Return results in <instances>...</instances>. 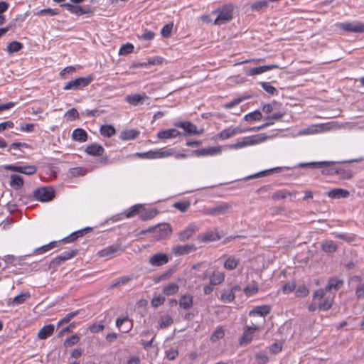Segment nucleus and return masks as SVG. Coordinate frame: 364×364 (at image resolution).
<instances>
[{
	"mask_svg": "<svg viewBox=\"0 0 364 364\" xmlns=\"http://www.w3.org/2000/svg\"><path fill=\"white\" fill-rule=\"evenodd\" d=\"M169 259L167 255L164 253H158L152 255L149 258V263L152 266L160 267L168 263Z\"/></svg>",
	"mask_w": 364,
	"mask_h": 364,
	"instance_id": "11",
	"label": "nucleus"
},
{
	"mask_svg": "<svg viewBox=\"0 0 364 364\" xmlns=\"http://www.w3.org/2000/svg\"><path fill=\"white\" fill-rule=\"evenodd\" d=\"M100 133L104 136L110 137L115 134L116 130L112 125H103L100 128Z\"/></svg>",
	"mask_w": 364,
	"mask_h": 364,
	"instance_id": "38",
	"label": "nucleus"
},
{
	"mask_svg": "<svg viewBox=\"0 0 364 364\" xmlns=\"http://www.w3.org/2000/svg\"><path fill=\"white\" fill-rule=\"evenodd\" d=\"M105 151L104 148L102 146L93 144L91 145H89L86 147L85 152L91 156H100L103 154Z\"/></svg>",
	"mask_w": 364,
	"mask_h": 364,
	"instance_id": "20",
	"label": "nucleus"
},
{
	"mask_svg": "<svg viewBox=\"0 0 364 364\" xmlns=\"http://www.w3.org/2000/svg\"><path fill=\"white\" fill-rule=\"evenodd\" d=\"M92 80V77H78L74 80L68 82L64 87V90H77L87 86Z\"/></svg>",
	"mask_w": 364,
	"mask_h": 364,
	"instance_id": "4",
	"label": "nucleus"
},
{
	"mask_svg": "<svg viewBox=\"0 0 364 364\" xmlns=\"http://www.w3.org/2000/svg\"><path fill=\"white\" fill-rule=\"evenodd\" d=\"M268 6V1L266 0L255 2L252 4V11H262Z\"/></svg>",
	"mask_w": 364,
	"mask_h": 364,
	"instance_id": "44",
	"label": "nucleus"
},
{
	"mask_svg": "<svg viewBox=\"0 0 364 364\" xmlns=\"http://www.w3.org/2000/svg\"><path fill=\"white\" fill-rule=\"evenodd\" d=\"M296 194V191L291 192L286 189H282L274 192L272 198L274 200L285 199L288 197L295 196Z\"/></svg>",
	"mask_w": 364,
	"mask_h": 364,
	"instance_id": "23",
	"label": "nucleus"
},
{
	"mask_svg": "<svg viewBox=\"0 0 364 364\" xmlns=\"http://www.w3.org/2000/svg\"><path fill=\"white\" fill-rule=\"evenodd\" d=\"M173 318L169 316H161L159 319V324L161 328H166L173 323Z\"/></svg>",
	"mask_w": 364,
	"mask_h": 364,
	"instance_id": "45",
	"label": "nucleus"
},
{
	"mask_svg": "<svg viewBox=\"0 0 364 364\" xmlns=\"http://www.w3.org/2000/svg\"><path fill=\"white\" fill-rule=\"evenodd\" d=\"M76 254V251L72 250L71 252H65L63 255L58 256L55 258L53 262L60 264L63 261H65L74 257Z\"/></svg>",
	"mask_w": 364,
	"mask_h": 364,
	"instance_id": "43",
	"label": "nucleus"
},
{
	"mask_svg": "<svg viewBox=\"0 0 364 364\" xmlns=\"http://www.w3.org/2000/svg\"><path fill=\"white\" fill-rule=\"evenodd\" d=\"M179 287L176 283H170L165 286L163 289V292L166 296H171L178 291Z\"/></svg>",
	"mask_w": 364,
	"mask_h": 364,
	"instance_id": "34",
	"label": "nucleus"
},
{
	"mask_svg": "<svg viewBox=\"0 0 364 364\" xmlns=\"http://www.w3.org/2000/svg\"><path fill=\"white\" fill-rule=\"evenodd\" d=\"M196 250V247L193 244L178 245L173 248L172 252L177 256L188 255Z\"/></svg>",
	"mask_w": 364,
	"mask_h": 364,
	"instance_id": "10",
	"label": "nucleus"
},
{
	"mask_svg": "<svg viewBox=\"0 0 364 364\" xmlns=\"http://www.w3.org/2000/svg\"><path fill=\"white\" fill-rule=\"evenodd\" d=\"M221 151L220 147H209L205 149H200L193 151V154L196 156H213L220 154Z\"/></svg>",
	"mask_w": 364,
	"mask_h": 364,
	"instance_id": "13",
	"label": "nucleus"
},
{
	"mask_svg": "<svg viewBox=\"0 0 364 364\" xmlns=\"http://www.w3.org/2000/svg\"><path fill=\"white\" fill-rule=\"evenodd\" d=\"M149 97L146 94H134L129 95L125 97V101L132 105L137 106L142 105L145 100L148 99Z\"/></svg>",
	"mask_w": 364,
	"mask_h": 364,
	"instance_id": "12",
	"label": "nucleus"
},
{
	"mask_svg": "<svg viewBox=\"0 0 364 364\" xmlns=\"http://www.w3.org/2000/svg\"><path fill=\"white\" fill-rule=\"evenodd\" d=\"M262 87L265 90L267 93L272 95H277V89L272 86L269 82H260Z\"/></svg>",
	"mask_w": 364,
	"mask_h": 364,
	"instance_id": "48",
	"label": "nucleus"
},
{
	"mask_svg": "<svg viewBox=\"0 0 364 364\" xmlns=\"http://www.w3.org/2000/svg\"><path fill=\"white\" fill-rule=\"evenodd\" d=\"M72 137L75 141L85 142L87 139V134L84 129L77 128L73 131Z\"/></svg>",
	"mask_w": 364,
	"mask_h": 364,
	"instance_id": "26",
	"label": "nucleus"
},
{
	"mask_svg": "<svg viewBox=\"0 0 364 364\" xmlns=\"http://www.w3.org/2000/svg\"><path fill=\"white\" fill-rule=\"evenodd\" d=\"M234 298L235 296L232 291L224 292L221 294V299L224 301L230 302L233 301Z\"/></svg>",
	"mask_w": 364,
	"mask_h": 364,
	"instance_id": "62",
	"label": "nucleus"
},
{
	"mask_svg": "<svg viewBox=\"0 0 364 364\" xmlns=\"http://www.w3.org/2000/svg\"><path fill=\"white\" fill-rule=\"evenodd\" d=\"M152 232L157 240H164L170 235L171 228L168 224L164 223L152 227Z\"/></svg>",
	"mask_w": 364,
	"mask_h": 364,
	"instance_id": "7",
	"label": "nucleus"
},
{
	"mask_svg": "<svg viewBox=\"0 0 364 364\" xmlns=\"http://www.w3.org/2000/svg\"><path fill=\"white\" fill-rule=\"evenodd\" d=\"M328 291H326V288L324 289H318L316 290L314 293V295H313V298L314 299H322L324 297L326 293Z\"/></svg>",
	"mask_w": 364,
	"mask_h": 364,
	"instance_id": "64",
	"label": "nucleus"
},
{
	"mask_svg": "<svg viewBox=\"0 0 364 364\" xmlns=\"http://www.w3.org/2000/svg\"><path fill=\"white\" fill-rule=\"evenodd\" d=\"M321 248L326 253H332L336 251L338 247L332 240H327L322 243Z\"/></svg>",
	"mask_w": 364,
	"mask_h": 364,
	"instance_id": "35",
	"label": "nucleus"
},
{
	"mask_svg": "<svg viewBox=\"0 0 364 364\" xmlns=\"http://www.w3.org/2000/svg\"><path fill=\"white\" fill-rule=\"evenodd\" d=\"M294 283H287L282 287V291L284 294H289L295 289Z\"/></svg>",
	"mask_w": 364,
	"mask_h": 364,
	"instance_id": "63",
	"label": "nucleus"
},
{
	"mask_svg": "<svg viewBox=\"0 0 364 364\" xmlns=\"http://www.w3.org/2000/svg\"><path fill=\"white\" fill-rule=\"evenodd\" d=\"M142 207L143 206L141 205H134L132 208H130V210H129L127 212L126 217L132 218V217L135 216L136 215H137L139 213V211L142 208Z\"/></svg>",
	"mask_w": 364,
	"mask_h": 364,
	"instance_id": "53",
	"label": "nucleus"
},
{
	"mask_svg": "<svg viewBox=\"0 0 364 364\" xmlns=\"http://www.w3.org/2000/svg\"><path fill=\"white\" fill-rule=\"evenodd\" d=\"M90 230V228H87L83 230L77 231V232L71 234L70 236L67 237L64 240L68 242H74L78 237L83 235L84 231H87V230Z\"/></svg>",
	"mask_w": 364,
	"mask_h": 364,
	"instance_id": "54",
	"label": "nucleus"
},
{
	"mask_svg": "<svg viewBox=\"0 0 364 364\" xmlns=\"http://www.w3.org/2000/svg\"><path fill=\"white\" fill-rule=\"evenodd\" d=\"M279 104L277 102H273L271 104H267L263 106V112L269 114L272 112H274L278 109Z\"/></svg>",
	"mask_w": 364,
	"mask_h": 364,
	"instance_id": "52",
	"label": "nucleus"
},
{
	"mask_svg": "<svg viewBox=\"0 0 364 364\" xmlns=\"http://www.w3.org/2000/svg\"><path fill=\"white\" fill-rule=\"evenodd\" d=\"M23 48L21 43L14 41L7 46V51L9 53H14L19 51Z\"/></svg>",
	"mask_w": 364,
	"mask_h": 364,
	"instance_id": "42",
	"label": "nucleus"
},
{
	"mask_svg": "<svg viewBox=\"0 0 364 364\" xmlns=\"http://www.w3.org/2000/svg\"><path fill=\"white\" fill-rule=\"evenodd\" d=\"M282 170V167H276V168H269L267 170L262 171L260 172L252 174V178L265 177V176H269L271 173H279Z\"/></svg>",
	"mask_w": 364,
	"mask_h": 364,
	"instance_id": "29",
	"label": "nucleus"
},
{
	"mask_svg": "<svg viewBox=\"0 0 364 364\" xmlns=\"http://www.w3.org/2000/svg\"><path fill=\"white\" fill-rule=\"evenodd\" d=\"M350 192L342 188H334L327 193V196L333 199L345 198L348 197Z\"/></svg>",
	"mask_w": 364,
	"mask_h": 364,
	"instance_id": "16",
	"label": "nucleus"
},
{
	"mask_svg": "<svg viewBox=\"0 0 364 364\" xmlns=\"http://www.w3.org/2000/svg\"><path fill=\"white\" fill-rule=\"evenodd\" d=\"M190 202L183 201V202H177L173 204V206L181 212H186L188 208L190 207Z\"/></svg>",
	"mask_w": 364,
	"mask_h": 364,
	"instance_id": "56",
	"label": "nucleus"
},
{
	"mask_svg": "<svg viewBox=\"0 0 364 364\" xmlns=\"http://www.w3.org/2000/svg\"><path fill=\"white\" fill-rule=\"evenodd\" d=\"M279 66L277 64H272L268 65H262L256 68H252V75H260L268 70L278 68Z\"/></svg>",
	"mask_w": 364,
	"mask_h": 364,
	"instance_id": "27",
	"label": "nucleus"
},
{
	"mask_svg": "<svg viewBox=\"0 0 364 364\" xmlns=\"http://www.w3.org/2000/svg\"><path fill=\"white\" fill-rule=\"evenodd\" d=\"M224 336L225 330L222 327H218L212 334L210 340L213 342H216L217 341L223 338Z\"/></svg>",
	"mask_w": 364,
	"mask_h": 364,
	"instance_id": "46",
	"label": "nucleus"
},
{
	"mask_svg": "<svg viewBox=\"0 0 364 364\" xmlns=\"http://www.w3.org/2000/svg\"><path fill=\"white\" fill-rule=\"evenodd\" d=\"M267 138L264 134L252 136V145L263 142Z\"/></svg>",
	"mask_w": 364,
	"mask_h": 364,
	"instance_id": "61",
	"label": "nucleus"
},
{
	"mask_svg": "<svg viewBox=\"0 0 364 364\" xmlns=\"http://www.w3.org/2000/svg\"><path fill=\"white\" fill-rule=\"evenodd\" d=\"M9 185L15 190L20 189L23 185V179L22 176L16 174L11 175Z\"/></svg>",
	"mask_w": 364,
	"mask_h": 364,
	"instance_id": "24",
	"label": "nucleus"
},
{
	"mask_svg": "<svg viewBox=\"0 0 364 364\" xmlns=\"http://www.w3.org/2000/svg\"><path fill=\"white\" fill-rule=\"evenodd\" d=\"M333 164H331L330 165L327 166H323L322 173L326 174V175H333V174H339L340 172L342 171L341 169H338L337 168L333 167V165L335 164L334 161H332Z\"/></svg>",
	"mask_w": 364,
	"mask_h": 364,
	"instance_id": "39",
	"label": "nucleus"
},
{
	"mask_svg": "<svg viewBox=\"0 0 364 364\" xmlns=\"http://www.w3.org/2000/svg\"><path fill=\"white\" fill-rule=\"evenodd\" d=\"M175 126L183 128L188 134H200L203 132V130L198 131L196 126L190 122H178Z\"/></svg>",
	"mask_w": 364,
	"mask_h": 364,
	"instance_id": "14",
	"label": "nucleus"
},
{
	"mask_svg": "<svg viewBox=\"0 0 364 364\" xmlns=\"http://www.w3.org/2000/svg\"><path fill=\"white\" fill-rule=\"evenodd\" d=\"M54 330V325H46L39 330L38 333V337L41 340L46 339L48 336H51L53 333Z\"/></svg>",
	"mask_w": 364,
	"mask_h": 364,
	"instance_id": "22",
	"label": "nucleus"
},
{
	"mask_svg": "<svg viewBox=\"0 0 364 364\" xmlns=\"http://www.w3.org/2000/svg\"><path fill=\"white\" fill-rule=\"evenodd\" d=\"M239 264V259L234 257H228L224 262V267L228 270L235 269Z\"/></svg>",
	"mask_w": 364,
	"mask_h": 364,
	"instance_id": "33",
	"label": "nucleus"
},
{
	"mask_svg": "<svg viewBox=\"0 0 364 364\" xmlns=\"http://www.w3.org/2000/svg\"><path fill=\"white\" fill-rule=\"evenodd\" d=\"M173 26V24L172 23L165 25L161 29V35L165 38L169 37L171 33Z\"/></svg>",
	"mask_w": 364,
	"mask_h": 364,
	"instance_id": "58",
	"label": "nucleus"
},
{
	"mask_svg": "<svg viewBox=\"0 0 364 364\" xmlns=\"http://www.w3.org/2000/svg\"><path fill=\"white\" fill-rule=\"evenodd\" d=\"M79 313V311H75L67 314L63 318L58 321L57 327L59 328L64 323H68L73 318L77 316Z\"/></svg>",
	"mask_w": 364,
	"mask_h": 364,
	"instance_id": "49",
	"label": "nucleus"
},
{
	"mask_svg": "<svg viewBox=\"0 0 364 364\" xmlns=\"http://www.w3.org/2000/svg\"><path fill=\"white\" fill-rule=\"evenodd\" d=\"M134 50V46L131 43H127L123 45L119 51V54L121 55H125L132 53Z\"/></svg>",
	"mask_w": 364,
	"mask_h": 364,
	"instance_id": "51",
	"label": "nucleus"
},
{
	"mask_svg": "<svg viewBox=\"0 0 364 364\" xmlns=\"http://www.w3.org/2000/svg\"><path fill=\"white\" fill-rule=\"evenodd\" d=\"M233 7L231 5L223 6L219 10L218 17L215 18L214 23L215 25H222L228 23L232 18Z\"/></svg>",
	"mask_w": 364,
	"mask_h": 364,
	"instance_id": "3",
	"label": "nucleus"
},
{
	"mask_svg": "<svg viewBox=\"0 0 364 364\" xmlns=\"http://www.w3.org/2000/svg\"><path fill=\"white\" fill-rule=\"evenodd\" d=\"M199 238L201 239L202 241L207 242V241H215L217 240H219L220 238L219 233L217 232H206L203 235H200Z\"/></svg>",
	"mask_w": 364,
	"mask_h": 364,
	"instance_id": "37",
	"label": "nucleus"
},
{
	"mask_svg": "<svg viewBox=\"0 0 364 364\" xmlns=\"http://www.w3.org/2000/svg\"><path fill=\"white\" fill-rule=\"evenodd\" d=\"M193 299L190 294L183 295L179 300V306L181 308L188 310L193 306Z\"/></svg>",
	"mask_w": 364,
	"mask_h": 364,
	"instance_id": "25",
	"label": "nucleus"
},
{
	"mask_svg": "<svg viewBox=\"0 0 364 364\" xmlns=\"http://www.w3.org/2000/svg\"><path fill=\"white\" fill-rule=\"evenodd\" d=\"M284 115V112H274L271 116H269L267 118L268 119V122L267 123L263 124L262 125L258 126V127H252V131L257 132L264 127H266L267 126L273 124H274L273 122H272L270 120H280L281 119H282Z\"/></svg>",
	"mask_w": 364,
	"mask_h": 364,
	"instance_id": "15",
	"label": "nucleus"
},
{
	"mask_svg": "<svg viewBox=\"0 0 364 364\" xmlns=\"http://www.w3.org/2000/svg\"><path fill=\"white\" fill-rule=\"evenodd\" d=\"M243 132H244V130L240 127H235V128L230 127L228 129H226L222 131L218 134V136L221 139H228V138H230L232 136H235L236 134L242 133Z\"/></svg>",
	"mask_w": 364,
	"mask_h": 364,
	"instance_id": "17",
	"label": "nucleus"
},
{
	"mask_svg": "<svg viewBox=\"0 0 364 364\" xmlns=\"http://www.w3.org/2000/svg\"><path fill=\"white\" fill-rule=\"evenodd\" d=\"M270 311L271 307L269 305L258 306L252 309V317L259 316L261 318L257 323H252V333L264 324V317L270 313Z\"/></svg>",
	"mask_w": 364,
	"mask_h": 364,
	"instance_id": "1",
	"label": "nucleus"
},
{
	"mask_svg": "<svg viewBox=\"0 0 364 364\" xmlns=\"http://www.w3.org/2000/svg\"><path fill=\"white\" fill-rule=\"evenodd\" d=\"M119 247L117 246H109L108 247L105 248L104 250L99 252L98 255L100 257H109L112 254L117 252L119 250Z\"/></svg>",
	"mask_w": 364,
	"mask_h": 364,
	"instance_id": "41",
	"label": "nucleus"
},
{
	"mask_svg": "<svg viewBox=\"0 0 364 364\" xmlns=\"http://www.w3.org/2000/svg\"><path fill=\"white\" fill-rule=\"evenodd\" d=\"M333 164L331 161H319V162H310V163H301L300 167H309L311 168H321L323 166H327Z\"/></svg>",
	"mask_w": 364,
	"mask_h": 364,
	"instance_id": "30",
	"label": "nucleus"
},
{
	"mask_svg": "<svg viewBox=\"0 0 364 364\" xmlns=\"http://www.w3.org/2000/svg\"><path fill=\"white\" fill-rule=\"evenodd\" d=\"M165 301V297L161 295L154 296L151 300V305L154 308H157Z\"/></svg>",
	"mask_w": 364,
	"mask_h": 364,
	"instance_id": "57",
	"label": "nucleus"
},
{
	"mask_svg": "<svg viewBox=\"0 0 364 364\" xmlns=\"http://www.w3.org/2000/svg\"><path fill=\"white\" fill-rule=\"evenodd\" d=\"M33 195L37 200L49 201L54 198V191L50 187H42L34 191Z\"/></svg>",
	"mask_w": 364,
	"mask_h": 364,
	"instance_id": "6",
	"label": "nucleus"
},
{
	"mask_svg": "<svg viewBox=\"0 0 364 364\" xmlns=\"http://www.w3.org/2000/svg\"><path fill=\"white\" fill-rule=\"evenodd\" d=\"M132 279V277L123 276L114 280L113 283L110 285L109 289L117 288L122 285L128 284Z\"/></svg>",
	"mask_w": 364,
	"mask_h": 364,
	"instance_id": "31",
	"label": "nucleus"
},
{
	"mask_svg": "<svg viewBox=\"0 0 364 364\" xmlns=\"http://www.w3.org/2000/svg\"><path fill=\"white\" fill-rule=\"evenodd\" d=\"M343 284V281L337 278H331L328 280L326 286V291H331V289L338 290Z\"/></svg>",
	"mask_w": 364,
	"mask_h": 364,
	"instance_id": "28",
	"label": "nucleus"
},
{
	"mask_svg": "<svg viewBox=\"0 0 364 364\" xmlns=\"http://www.w3.org/2000/svg\"><path fill=\"white\" fill-rule=\"evenodd\" d=\"M122 138L125 140L134 139L137 137L139 135V132L136 130H129L127 132H124L122 134Z\"/></svg>",
	"mask_w": 364,
	"mask_h": 364,
	"instance_id": "55",
	"label": "nucleus"
},
{
	"mask_svg": "<svg viewBox=\"0 0 364 364\" xmlns=\"http://www.w3.org/2000/svg\"><path fill=\"white\" fill-rule=\"evenodd\" d=\"M333 301L331 299H326L323 302L318 304V308L322 311H326L331 308Z\"/></svg>",
	"mask_w": 364,
	"mask_h": 364,
	"instance_id": "59",
	"label": "nucleus"
},
{
	"mask_svg": "<svg viewBox=\"0 0 364 364\" xmlns=\"http://www.w3.org/2000/svg\"><path fill=\"white\" fill-rule=\"evenodd\" d=\"M338 27L346 32L364 33V23L359 21L339 23Z\"/></svg>",
	"mask_w": 364,
	"mask_h": 364,
	"instance_id": "5",
	"label": "nucleus"
},
{
	"mask_svg": "<svg viewBox=\"0 0 364 364\" xmlns=\"http://www.w3.org/2000/svg\"><path fill=\"white\" fill-rule=\"evenodd\" d=\"M4 168L6 170L24 173L26 175H32L36 171V168L34 166H21L16 165H6L4 166Z\"/></svg>",
	"mask_w": 364,
	"mask_h": 364,
	"instance_id": "9",
	"label": "nucleus"
},
{
	"mask_svg": "<svg viewBox=\"0 0 364 364\" xmlns=\"http://www.w3.org/2000/svg\"><path fill=\"white\" fill-rule=\"evenodd\" d=\"M232 206L230 204L227 203H223L219 204L213 208H205L203 210V213L205 215H212V216H219L225 215L231 212Z\"/></svg>",
	"mask_w": 364,
	"mask_h": 364,
	"instance_id": "2",
	"label": "nucleus"
},
{
	"mask_svg": "<svg viewBox=\"0 0 364 364\" xmlns=\"http://www.w3.org/2000/svg\"><path fill=\"white\" fill-rule=\"evenodd\" d=\"M225 279V274L221 272H214L210 277V284L212 285H218L221 284Z\"/></svg>",
	"mask_w": 364,
	"mask_h": 364,
	"instance_id": "32",
	"label": "nucleus"
},
{
	"mask_svg": "<svg viewBox=\"0 0 364 364\" xmlns=\"http://www.w3.org/2000/svg\"><path fill=\"white\" fill-rule=\"evenodd\" d=\"M196 226L191 224L178 234V238L181 241H186L188 240L196 232Z\"/></svg>",
	"mask_w": 364,
	"mask_h": 364,
	"instance_id": "19",
	"label": "nucleus"
},
{
	"mask_svg": "<svg viewBox=\"0 0 364 364\" xmlns=\"http://www.w3.org/2000/svg\"><path fill=\"white\" fill-rule=\"evenodd\" d=\"M29 296H30V294L28 292L19 294L14 298V299L12 301V304H16V305L23 304L26 301V299L27 298H28Z\"/></svg>",
	"mask_w": 364,
	"mask_h": 364,
	"instance_id": "50",
	"label": "nucleus"
},
{
	"mask_svg": "<svg viewBox=\"0 0 364 364\" xmlns=\"http://www.w3.org/2000/svg\"><path fill=\"white\" fill-rule=\"evenodd\" d=\"M250 327L246 326L245 330L243 333V336L241 337V338L240 340V345L241 346H246L248 343L249 341L250 340Z\"/></svg>",
	"mask_w": 364,
	"mask_h": 364,
	"instance_id": "47",
	"label": "nucleus"
},
{
	"mask_svg": "<svg viewBox=\"0 0 364 364\" xmlns=\"http://www.w3.org/2000/svg\"><path fill=\"white\" fill-rule=\"evenodd\" d=\"M323 131L321 125H314L312 127L304 129L299 132V134H314Z\"/></svg>",
	"mask_w": 364,
	"mask_h": 364,
	"instance_id": "36",
	"label": "nucleus"
},
{
	"mask_svg": "<svg viewBox=\"0 0 364 364\" xmlns=\"http://www.w3.org/2000/svg\"><path fill=\"white\" fill-rule=\"evenodd\" d=\"M62 6H65L68 9V10L73 14H76L77 15H82L88 14L90 12V9L88 7H82L80 6H75L70 4H64L61 5Z\"/></svg>",
	"mask_w": 364,
	"mask_h": 364,
	"instance_id": "18",
	"label": "nucleus"
},
{
	"mask_svg": "<svg viewBox=\"0 0 364 364\" xmlns=\"http://www.w3.org/2000/svg\"><path fill=\"white\" fill-rule=\"evenodd\" d=\"M79 339L77 335H73L65 341L64 345L67 347H70L77 343Z\"/></svg>",
	"mask_w": 364,
	"mask_h": 364,
	"instance_id": "60",
	"label": "nucleus"
},
{
	"mask_svg": "<svg viewBox=\"0 0 364 364\" xmlns=\"http://www.w3.org/2000/svg\"><path fill=\"white\" fill-rule=\"evenodd\" d=\"M175 154V149H159L156 151H147L146 155L149 159H154L159 158H166L173 156Z\"/></svg>",
	"mask_w": 364,
	"mask_h": 364,
	"instance_id": "8",
	"label": "nucleus"
},
{
	"mask_svg": "<svg viewBox=\"0 0 364 364\" xmlns=\"http://www.w3.org/2000/svg\"><path fill=\"white\" fill-rule=\"evenodd\" d=\"M180 132L176 129H169L166 130L160 131L157 134L159 139H171L175 138L180 135Z\"/></svg>",
	"mask_w": 364,
	"mask_h": 364,
	"instance_id": "21",
	"label": "nucleus"
},
{
	"mask_svg": "<svg viewBox=\"0 0 364 364\" xmlns=\"http://www.w3.org/2000/svg\"><path fill=\"white\" fill-rule=\"evenodd\" d=\"M56 246V242H51L48 245L36 248L32 255H41L54 248Z\"/></svg>",
	"mask_w": 364,
	"mask_h": 364,
	"instance_id": "40",
	"label": "nucleus"
}]
</instances>
